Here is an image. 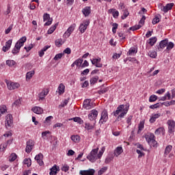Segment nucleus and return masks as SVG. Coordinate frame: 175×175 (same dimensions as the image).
I'll list each match as a JSON object with an SVG mask.
<instances>
[{"label": "nucleus", "instance_id": "1", "mask_svg": "<svg viewBox=\"0 0 175 175\" xmlns=\"http://www.w3.org/2000/svg\"><path fill=\"white\" fill-rule=\"evenodd\" d=\"M129 110V104L126 105H120L117 107L116 111H113V116L117 117L116 120H115L116 122L117 121H121L124 117H125L126 114L128 113Z\"/></svg>", "mask_w": 175, "mask_h": 175}, {"label": "nucleus", "instance_id": "2", "mask_svg": "<svg viewBox=\"0 0 175 175\" xmlns=\"http://www.w3.org/2000/svg\"><path fill=\"white\" fill-rule=\"evenodd\" d=\"M98 151H99V148L93 149L87 156V159H88L90 162H95L96 159H99V157H98Z\"/></svg>", "mask_w": 175, "mask_h": 175}, {"label": "nucleus", "instance_id": "3", "mask_svg": "<svg viewBox=\"0 0 175 175\" xmlns=\"http://www.w3.org/2000/svg\"><path fill=\"white\" fill-rule=\"evenodd\" d=\"M145 139L146 142L148 143V144H150V146H152V147H155V146H157V141H155V135H154L152 133L146 135Z\"/></svg>", "mask_w": 175, "mask_h": 175}, {"label": "nucleus", "instance_id": "4", "mask_svg": "<svg viewBox=\"0 0 175 175\" xmlns=\"http://www.w3.org/2000/svg\"><path fill=\"white\" fill-rule=\"evenodd\" d=\"M5 125L7 129H10V128H13V116H12V115L8 114L5 116Z\"/></svg>", "mask_w": 175, "mask_h": 175}, {"label": "nucleus", "instance_id": "5", "mask_svg": "<svg viewBox=\"0 0 175 175\" xmlns=\"http://www.w3.org/2000/svg\"><path fill=\"white\" fill-rule=\"evenodd\" d=\"M27 146L25 151L27 154H29L32 150H33V146H35V142L32 139H29L27 142Z\"/></svg>", "mask_w": 175, "mask_h": 175}, {"label": "nucleus", "instance_id": "6", "mask_svg": "<svg viewBox=\"0 0 175 175\" xmlns=\"http://www.w3.org/2000/svg\"><path fill=\"white\" fill-rule=\"evenodd\" d=\"M167 125H168V132L169 133H174L175 129V122L173 120H169L167 122Z\"/></svg>", "mask_w": 175, "mask_h": 175}, {"label": "nucleus", "instance_id": "7", "mask_svg": "<svg viewBox=\"0 0 175 175\" xmlns=\"http://www.w3.org/2000/svg\"><path fill=\"white\" fill-rule=\"evenodd\" d=\"M5 83L8 90L10 91H12V90H16V88H18V87H20V84L18 83L10 82L8 80H6Z\"/></svg>", "mask_w": 175, "mask_h": 175}, {"label": "nucleus", "instance_id": "8", "mask_svg": "<svg viewBox=\"0 0 175 175\" xmlns=\"http://www.w3.org/2000/svg\"><path fill=\"white\" fill-rule=\"evenodd\" d=\"M90 25V21L86 20L83 21V23H81L79 26V31L81 33H84L88 27Z\"/></svg>", "mask_w": 175, "mask_h": 175}, {"label": "nucleus", "instance_id": "9", "mask_svg": "<svg viewBox=\"0 0 175 175\" xmlns=\"http://www.w3.org/2000/svg\"><path fill=\"white\" fill-rule=\"evenodd\" d=\"M43 20L44 21H48L46 23H44V26L47 27L49 25H51L52 23H53V18H50V14H44L43 16Z\"/></svg>", "mask_w": 175, "mask_h": 175}, {"label": "nucleus", "instance_id": "10", "mask_svg": "<svg viewBox=\"0 0 175 175\" xmlns=\"http://www.w3.org/2000/svg\"><path fill=\"white\" fill-rule=\"evenodd\" d=\"M96 117H98V111L92 109L88 115L89 120L94 121V120H96Z\"/></svg>", "mask_w": 175, "mask_h": 175}, {"label": "nucleus", "instance_id": "11", "mask_svg": "<svg viewBox=\"0 0 175 175\" xmlns=\"http://www.w3.org/2000/svg\"><path fill=\"white\" fill-rule=\"evenodd\" d=\"M107 120H109V116H108V114H107V110H104L101 113V117H100V122L101 124H103V122H106V121H107Z\"/></svg>", "mask_w": 175, "mask_h": 175}, {"label": "nucleus", "instance_id": "12", "mask_svg": "<svg viewBox=\"0 0 175 175\" xmlns=\"http://www.w3.org/2000/svg\"><path fill=\"white\" fill-rule=\"evenodd\" d=\"M34 159L37 161L40 166H43V154L39 153L35 157Z\"/></svg>", "mask_w": 175, "mask_h": 175}, {"label": "nucleus", "instance_id": "13", "mask_svg": "<svg viewBox=\"0 0 175 175\" xmlns=\"http://www.w3.org/2000/svg\"><path fill=\"white\" fill-rule=\"evenodd\" d=\"M12 42L13 40H9L5 42V46H3L2 48V50L4 51V53H6V51L10 49V47H12Z\"/></svg>", "mask_w": 175, "mask_h": 175}, {"label": "nucleus", "instance_id": "14", "mask_svg": "<svg viewBox=\"0 0 175 175\" xmlns=\"http://www.w3.org/2000/svg\"><path fill=\"white\" fill-rule=\"evenodd\" d=\"M79 174H81V175H94V174H95V170L90 169L88 170L80 171Z\"/></svg>", "mask_w": 175, "mask_h": 175}, {"label": "nucleus", "instance_id": "15", "mask_svg": "<svg viewBox=\"0 0 175 175\" xmlns=\"http://www.w3.org/2000/svg\"><path fill=\"white\" fill-rule=\"evenodd\" d=\"M57 172H59V167L58 165H55L50 169V175H57Z\"/></svg>", "mask_w": 175, "mask_h": 175}, {"label": "nucleus", "instance_id": "16", "mask_svg": "<svg viewBox=\"0 0 175 175\" xmlns=\"http://www.w3.org/2000/svg\"><path fill=\"white\" fill-rule=\"evenodd\" d=\"M83 107L86 110L91 109V99H86L83 101Z\"/></svg>", "mask_w": 175, "mask_h": 175}, {"label": "nucleus", "instance_id": "17", "mask_svg": "<svg viewBox=\"0 0 175 175\" xmlns=\"http://www.w3.org/2000/svg\"><path fill=\"white\" fill-rule=\"evenodd\" d=\"M49 94V90L46 89V90H42L39 94H38V98L39 100H43L44 98L46 97V95Z\"/></svg>", "mask_w": 175, "mask_h": 175}, {"label": "nucleus", "instance_id": "18", "mask_svg": "<svg viewBox=\"0 0 175 175\" xmlns=\"http://www.w3.org/2000/svg\"><path fill=\"white\" fill-rule=\"evenodd\" d=\"M82 13L85 17H88L91 14V7H85L82 10Z\"/></svg>", "mask_w": 175, "mask_h": 175}, {"label": "nucleus", "instance_id": "19", "mask_svg": "<svg viewBox=\"0 0 175 175\" xmlns=\"http://www.w3.org/2000/svg\"><path fill=\"white\" fill-rule=\"evenodd\" d=\"M32 111L36 114H42L43 109L40 107H34L31 109Z\"/></svg>", "mask_w": 175, "mask_h": 175}, {"label": "nucleus", "instance_id": "20", "mask_svg": "<svg viewBox=\"0 0 175 175\" xmlns=\"http://www.w3.org/2000/svg\"><path fill=\"white\" fill-rule=\"evenodd\" d=\"M159 117H161V113L153 114L149 120V122H150V124H154V122L157 121V118H159Z\"/></svg>", "mask_w": 175, "mask_h": 175}, {"label": "nucleus", "instance_id": "21", "mask_svg": "<svg viewBox=\"0 0 175 175\" xmlns=\"http://www.w3.org/2000/svg\"><path fill=\"white\" fill-rule=\"evenodd\" d=\"M169 43V40L165 39L161 40L159 43V48L160 49H165V47L167 46V44Z\"/></svg>", "mask_w": 175, "mask_h": 175}, {"label": "nucleus", "instance_id": "22", "mask_svg": "<svg viewBox=\"0 0 175 175\" xmlns=\"http://www.w3.org/2000/svg\"><path fill=\"white\" fill-rule=\"evenodd\" d=\"M21 49V46H19L18 44H15L14 48L12 51V54H14V55H16V54H18V53H20Z\"/></svg>", "mask_w": 175, "mask_h": 175}, {"label": "nucleus", "instance_id": "23", "mask_svg": "<svg viewBox=\"0 0 175 175\" xmlns=\"http://www.w3.org/2000/svg\"><path fill=\"white\" fill-rule=\"evenodd\" d=\"M108 12L111 13L114 18H117L120 14L118 11H116L114 8L109 10Z\"/></svg>", "mask_w": 175, "mask_h": 175}, {"label": "nucleus", "instance_id": "24", "mask_svg": "<svg viewBox=\"0 0 175 175\" xmlns=\"http://www.w3.org/2000/svg\"><path fill=\"white\" fill-rule=\"evenodd\" d=\"M25 42H27V37L24 36L22 37L16 44H18V46L23 47Z\"/></svg>", "mask_w": 175, "mask_h": 175}, {"label": "nucleus", "instance_id": "25", "mask_svg": "<svg viewBox=\"0 0 175 175\" xmlns=\"http://www.w3.org/2000/svg\"><path fill=\"white\" fill-rule=\"evenodd\" d=\"M173 6H174V3H167L164 8V13H167L169 10H172Z\"/></svg>", "mask_w": 175, "mask_h": 175}, {"label": "nucleus", "instance_id": "26", "mask_svg": "<svg viewBox=\"0 0 175 175\" xmlns=\"http://www.w3.org/2000/svg\"><path fill=\"white\" fill-rule=\"evenodd\" d=\"M50 47H51V46L46 45L42 49H41L38 52L39 57H42L43 55H44V51H47V50H49V49H50Z\"/></svg>", "mask_w": 175, "mask_h": 175}, {"label": "nucleus", "instance_id": "27", "mask_svg": "<svg viewBox=\"0 0 175 175\" xmlns=\"http://www.w3.org/2000/svg\"><path fill=\"white\" fill-rule=\"evenodd\" d=\"M122 147H118L116 149L114 150V155L115 157H118V155H121L123 152Z\"/></svg>", "mask_w": 175, "mask_h": 175}, {"label": "nucleus", "instance_id": "28", "mask_svg": "<svg viewBox=\"0 0 175 175\" xmlns=\"http://www.w3.org/2000/svg\"><path fill=\"white\" fill-rule=\"evenodd\" d=\"M57 27H58V23H56L55 24V25H53V27H51L47 31V34L48 35H51V33H53V32H54L55 31V29H57Z\"/></svg>", "mask_w": 175, "mask_h": 175}, {"label": "nucleus", "instance_id": "29", "mask_svg": "<svg viewBox=\"0 0 175 175\" xmlns=\"http://www.w3.org/2000/svg\"><path fill=\"white\" fill-rule=\"evenodd\" d=\"M64 92H65V85H63V83H60L58 87V93L61 95V94H64Z\"/></svg>", "mask_w": 175, "mask_h": 175}, {"label": "nucleus", "instance_id": "30", "mask_svg": "<svg viewBox=\"0 0 175 175\" xmlns=\"http://www.w3.org/2000/svg\"><path fill=\"white\" fill-rule=\"evenodd\" d=\"M114 159V155L113 154H109L105 159V163H110L111 161Z\"/></svg>", "mask_w": 175, "mask_h": 175}, {"label": "nucleus", "instance_id": "31", "mask_svg": "<svg viewBox=\"0 0 175 175\" xmlns=\"http://www.w3.org/2000/svg\"><path fill=\"white\" fill-rule=\"evenodd\" d=\"M33 75H35L34 70H31L30 72H27L26 74L27 80H31V79H32V77H33Z\"/></svg>", "mask_w": 175, "mask_h": 175}, {"label": "nucleus", "instance_id": "32", "mask_svg": "<svg viewBox=\"0 0 175 175\" xmlns=\"http://www.w3.org/2000/svg\"><path fill=\"white\" fill-rule=\"evenodd\" d=\"M55 46H57V47H61V46H62V44H64L65 43V41H62V40L61 38L57 39L55 41Z\"/></svg>", "mask_w": 175, "mask_h": 175}, {"label": "nucleus", "instance_id": "33", "mask_svg": "<svg viewBox=\"0 0 175 175\" xmlns=\"http://www.w3.org/2000/svg\"><path fill=\"white\" fill-rule=\"evenodd\" d=\"M80 136L78 135L71 136V140H72L74 143H79V142H80Z\"/></svg>", "mask_w": 175, "mask_h": 175}, {"label": "nucleus", "instance_id": "34", "mask_svg": "<svg viewBox=\"0 0 175 175\" xmlns=\"http://www.w3.org/2000/svg\"><path fill=\"white\" fill-rule=\"evenodd\" d=\"M23 163L27 165V167H29L31 165H32V160L31 159H25L23 161Z\"/></svg>", "mask_w": 175, "mask_h": 175}, {"label": "nucleus", "instance_id": "35", "mask_svg": "<svg viewBox=\"0 0 175 175\" xmlns=\"http://www.w3.org/2000/svg\"><path fill=\"white\" fill-rule=\"evenodd\" d=\"M157 43V38L156 37H152L149 39L148 44L150 46H154Z\"/></svg>", "mask_w": 175, "mask_h": 175}, {"label": "nucleus", "instance_id": "36", "mask_svg": "<svg viewBox=\"0 0 175 175\" xmlns=\"http://www.w3.org/2000/svg\"><path fill=\"white\" fill-rule=\"evenodd\" d=\"M172 148H173V146L172 145H168L165 150V155H167L170 153V151H172Z\"/></svg>", "mask_w": 175, "mask_h": 175}, {"label": "nucleus", "instance_id": "37", "mask_svg": "<svg viewBox=\"0 0 175 175\" xmlns=\"http://www.w3.org/2000/svg\"><path fill=\"white\" fill-rule=\"evenodd\" d=\"M8 111V108L6 107V105H3L0 106V113L1 114H5V112Z\"/></svg>", "mask_w": 175, "mask_h": 175}, {"label": "nucleus", "instance_id": "38", "mask_svg": "<svg viewBox=\"0 0 175 175\" xmlns=\"http://www.w3.org/2000/svg\"><path fill=\"white\" fill-rule=\"evenodd\" d=\"M149 107H150V109H158L159 107H162V104H161V103H157L154 105H150Z\"/></svg>", "mask_w": 175, "mask_h": 175}, {"label": "nucleus", "instance_id": "39", "mask_svg": "<svg viewBox=\"0 0 175 175\" xmlns=\"http://www.w3.org/2000/svg\"><path fill=\"white\" fill-rule=\"evenodd\" d=\"M8 144H9V142L5 143V144H1L0 145V152H3V151H5V148L8 147Z\"/></svg>", "mask_w": 175, "mask_h": 175}, {"label": "nucleus", "instance_id": "40", "mask_svg": "<svg viewBox=\"0 0 175 175\" xmlns=\"http://www.w3.org/2000/svg\"><path fill=\"white\" fill-rule=\"evenodd\" d=\"M143 129H144V122H140V123L139 124V126H138L137 133H141L142 131H143Z\"/></svg>", "mask_w": 175, "mask_h": 175}, {"label": "nucleus", "instance_id": "41", "mask_svg": "<svg viewBox=\"0 0 175 175\" xmlns=\"http://www.w3.org/2000/svg\"><path fill=\"white\" fill-rule=\"evenodd\" d=\"M159 16H161L160 14L155 16L152 22L153 25L158 24V23H159Z\"/></svg>", "mask_w": 175, "mask_h": 175}, {"label": "nucleus", "instance_id": "42", "mask_svg": "<svg viewBox=\"0 0 175 175\" xmlns=\"http://www.w3.org/2000/svg\"><path fill=\"white\" fill-rule=\"evenodd\" d=\"M70 120H73L75 122H78V124H83L84 122L83 120H81V118L79 117L71 118Z\"/></svg>", "mask_w": 175, "mask_h": 175}, {"label": "nucleus", "instance_id": "43", "mask_svg": "<svg viewBox=\"0 0 175 175\" xmlns=\"http://www.w3.org/2000/svg\"><path fill=\"white\" fill-rule=\"evenodd\" d=\"M16 159H17V154L15 153L11 154L10 156V162H14Z\"/></svg>", "mask_w": 175, "mask_h": 175}, {"label": "nucleus", "instance_id": "44", "mask_svg": "<svg viewBox=\"0 0 175 175\" xmlns=\"http://www.w3.org/2000/svg\"><path fill=\"white\" fill-rule=\"evenodd\" d=\"M123 12V16H121V18L122 20H125L127 16H129V12H128V10H124Z\"/></svg>", "mask_w": 175, "mask_h": 175}, {"label": "nucleus", "instance_id": "45", "mask_svg": "<svg viewBox=\"0 0 175 175\" xmlns=\"http://www.w3.org/2000/svg\"><path fill=\"white\" fill-rule=\"evenodd\" d=\"M51 120H53V116H49L46 118L44 121V124H46V125H51Z\"/></svg>", "mask_w": 175, "mask_h": 175}, {"label": "nucleus", "instance_id": "46", "mask_svg": "<svg viewBox=\"0 0 175 175\" xmlns=\"http://www.w3.org/2000/svg\"><path fill=\"white\" fill-rule=\"evenodd\" d=\"M74 64H75L76 66H81V64H83V59H78L75 60Z\"/></svg>", "mask_w": 175, "mask_h": 175}, {"label": "nucleus", "instance_id": "47", "mask_svg": "<svg viewBox=\"0 0 175 175\" xmlns=\"http://www.w3.org/2000/svg\"><path fill=\"white\" fill-rule=\"evenodd\" d=\"M140 28H142V25H137L130 27L129 31H137V29H140Z\"/></svg>", "mask_w": 175, "mask_h": 175}, {"label": "nucleus", "instance_id": "48", "mask_svg": "<svg viewBox=\"0 0 175 175\" xmlns=\"http://www.w3.org/2000/svg\"><path fill=\"white\" fill-rule=\"evenodd\" d=\"M15 64H16V62H14V60H7L6 61V65H8L10 67L14 66Z\"/></svg>", "mask_w": 175, "mask_h": 175}, {"label": "nucleus", "instance_id": "49", "mask_svg": "<svg viewBox=\"0 0 175 175\" xmlns=\"http://www.w3.org/2000/svg\"><path fill=\"white\" fill-rule=\"evenodd\" d=\"M158 99V96L157 95H151L149 97V102H155V100H157Z\"/></svg>", "mask_w": 175, "mask_h": 175}, {"label": "nucleus", "instance_id": "50", "mask_svg": "<svg viewBox=\"0 0 175 175\" xmlns=\"http://www.w3.org/2000/svg\"><path fill=\"white\" fill-rule=\"evenodd\" d=\"M85 128L88 131H92V129H94V126L91 125V124H90V123H85Z\"/></svg>", "mask_w": 175, "mask_h": 175}, {"label": "nucleus", "instance_id": "51", "mask_svg": "<svg viewBox=\"0 0 175 175\" xmlns=\"http://www.w3.org/2000/svg\"><path fill=\"white\" fill-rule=\"evenodd\" d=\"M64 55V53H58L57 54L55 57L53 58V59L55 61H58V59H61L62 58V56Z\"/></svg>", "mask_w": 175, "mask_h": 175}, {"label": "nucleus", "instance_id": "52", "mask_svg": "<svg viewBox=\"0 0 175 175\" xmlns=\"http://www.w3.org/2000/svg\"><path fill=\"white\" fill-rule=\"evenodd\" d=\"M76 27V24H73L70 26V27H68L67 31L71 34L73 31H75V28Z\"/></svg>", "mask_w": 175, "mask_h": 175}, {"label": "nucleus", "instance_id": "53", "mask_svg": "<svg viewBox=\"0 0 175 175\" xmlns=\"http://www.w3.org/2000/svg\"><path fill=\"white\" fill-rule=\"evenodd\" d=\"M99 79V77L96 76L90 79V84H95L96 81H98V79Z\"/></svg>", "mask_w": 175, "mask_h": 175}, {"label": "nucleus", "instance_id": "54", "mask_svg": "<svg viewBox=\"0 0 175 175\" xmlns=\"http://www.w3.org/2000/svg\"><path fill=\"white\" fill-rule=\"evenodd\" d=\"M173 47H174V44L172 42H170L167 43V50H172V49H173Z\"/></svg>", "mask_w": 175, "mask_h": 175}, {"label": "nucleus", "instance_id": "55", "mask_svg": "<svg viewBox=\"0 0 175 175\" xmlns=\"http://www.w3.org/2000/svg\"><path fill=\"white\" fill-rule=\"evenodd\" d=\"M106 170H107V167H104L101 168V169L98 172V175L103 174V173H105V172H106Z\"/></svg>", "mask_w": 175, "mask_h": 175}, {"label": "nucleus", "instance_id": "56", "mask_svg": "<svg viewBox=\"0 0 175 175\" xmlns=\"http://www.w3.org/2000/svg\"><path fill=\"white\" fill-rule=\"evenodd\" d=\"M21 105V100L18 99L14 103L12 104V107H14V106H20Z\"/></svg>", "mask_w": 175, "mask_h": 175}, {"label": "nucleus", "instance_id": "57", "mask_svg": "<svg viewBox=\"0 0 175 175\" xmlns=\"http://www.w3.org/2000/svg\"><path fill=\"white\" fill-rule=\"evenodd\" d=\"M132 118H133V116H130L127 118L126 120V123L128 124L129 126L132 125L131 121H132Z\"/></svg>", "mask_w": 175, "mask_h": 175}, {"label": "nucleus", "instance_id": "58", "mask_svg": "<svg viewBox=\"0 0 175 175\" xmlns=\"http://www.w3.org/2000/svg\"><path fill=\"white\" fill-rule=\"evenodd\" d=\"M91 62H92V65H95V64L100 62V58L91 59Z\"/></svg>", "mask_w": 175, "mask_h": 175}, {"label": "nucleus", "instance_id": "59", "mask_svg": "<svg viewBox=\"0 0 175 175\" xmlns=\"http://www.w3.org/2000/svg\"><path fill=\"white\" fill-rule=\"evenodd\" d=\"M12 29H13V25H10L9 27L7 29H5V35H8V33H10Z\"/></svg>", "mask_w": 175, "mask_h": 175}, {"label": "nucleus", "instance_id": "60", "mask_svg": "<svg viewBox=\"0 0 175 175\" xmlns=\"http://www.w3.org/2000/svg\"><path fill=\"white\" fill-rule=\"evenodd\" d=\"M146 21V16H143L141 20L139 22V24H141L142 27L144 25V22Z\"/></svg>", "mask_w": 175, "mask_h": 175}, {"label": "nucleus", "instance_id": "61", "mask_svg": "<svg viewBox=\"0 0 175 175\" xmlns=\"http://www.w3.org/2000/svg\"><path fill=\"white\" fill-rule=\"evenodd\" d=\"M161 132H163V127H160V128L156 129L154 133H155V135H159L161 133Z\"/></svg>", "mask_w": 175, "mask_h": 175}, {"label": "nucleus", "instance_id": "62", "mask_svg": "<svg viewBox=\"0 0 175 175\" xmlns=\"http://www.w3.org/2000/svg\"><path fill=\"white\" fill-rule=\"evenodd\" d=\"M136 152L139 154L138 158H142V157H144V152H141L140 150L137 149L136 150Z\"/></svg>", "mask_w": 175, "mask_h": 175}, {"label": "nucleus", "instance_id": "63", "mask_svg": "<svg viewBox=\"0 0 175 175\" xmlns=\"http://www.w3.org/2000/svg\"><path fill=\"white\" fill-rule=\"evenodd\" d=\"M149 55L151 58H156L157 57V52H155V51L150 52V53H149Z\"/></svg>", "mask_w": 175, "mask_h": 175}, {"label": "nucleus", "instance_id": "64", "mask_svg": "<svg viewBox=\"0 0 175 175\" xmlns=\"http://www.w3.org/2000/svg\"><path fill=\"white\" fill-rule=\"evenodd\" d=\"M62 172H68V170H69V166H68V165H64L62 167Z\"/></svg>", "mask_w": 175, "mask_h": 175}]
</instances>
